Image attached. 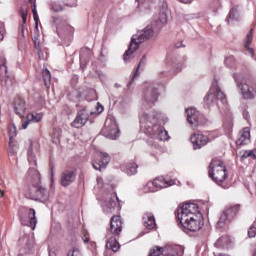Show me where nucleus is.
I'll return each mask as SVG.
<instances>
[{
    "label": "nucleus",
    "instance_id": "obj_51",
    "mask_svg": "<svg viewBox=\"0 0 256 256\" xmlns=\"http://www.w3.org/2000/svg\"><path fill=\"white\" fill-rule=\"evenodd\" d=\"M49 255H50V256H57V254H55L54 251H50V252H49Z\"/></svg>",
    "mask_w": 256,
    "mask_h": 256
},
{
    "label": "nucleus",
    "instance_id": "obj_16",
    "mask_svg": "<svg viewBox=\"0 0 256 256\" xmlns=\"http://www.w3.org/2000/svg\"><path fill=\"white\" fill-rule=\"evenodd\" d=\"M235 215H237V212H235V208H230L224 211L217 223L218 229H222V227H225V225H229V223H231V219H233Z\"/></svg>",
    "mask_w": 256,
    "mask_h": 256
},
{
    "label": "nucleus",
    "instance_id": "obj_59",
    "mask_svg": "<svg viewBox=\"0 0 256 256\" xmlns=\"http://www.w3.org/2000/svg\"><path fill=\"white\" fill-rule=\"evenodd\" d=\"M135 75H137V71L135 72Z\"/></svg>",
    "mask_w": 256,
    "mask_h": 256
},
{
    "label": "nucleus",
    "instance_id": "obj_3",
    "mask_svg": "<svg viewBox=\"0 0 256 256\" xmlns=\"http://www.w3.org/2000/svg\"><path fill=\"white\" fill-rule=\"evenodd\" d=\"M140 124L145 129L146 135L152 137L156 141L169 140V133L163 129V126L158 125L157 121L161 119V113L153 110H142L139 115Z\"/></svg>",
    "mask_w": 256,
    "mask_h": 256
},
{
    "label": "nucleus",
    "instance_id": "obj_24",
    "mask_svg": "<svg viewBox=\"0 0 256 256\" xmlns=\"http://www.w3.org/2000/svg\"><path fill=\"white\" fill-rule=\"evenodd\" d=\"M166 250L168 253L165 256H183V253H185L183 246L179 245L167 246Z\"/></svg>",
    "mask_w": 256,
    "mask_h": 256
},
{
    "label": "nucleus",
    "instance_id": "obj_48",
    "mask_svg": "<svg viewBox=\"0 0 256 256\" xmlns=\"http://www.w3.org/2000/svg\"><path fill=\"white\" fill-rule=\"evenodd\" d=\"M231 131H233V124L230 122V123L228 124L227 132H228V133H231Z\"/></svg>",
    "mask_w": 256,
    "mask_h": 256
},
{
    "label": "nucleus",
    "instance_id": "obj_41",
    "mask_svg": "<svg viewBox=\"0 0 256 256\" xmlns=\"http://www.w3.org/2000/svg\"><path fill=\"white\" fill-rule=\"evenodd\" d=\"M244 159H247V157H253V159H256V150H249L245 151L242 155Z\"/></svg>",
    "mask_w": 256,
    "mask_h": 256
},
{
    "label": "nucleus",
    "instance_id": "obj_53",
    "mask_svg": "<svg viewBox=\"0 0 256 256\" xmlns=\"http://www.w3.org/2000/svg\"><path fill=\"white\" fill-rule=\"evenodd\" d=\"M141 63H145V56H143L142 60L140 61V64Z\"/></svg>",
    "mask_w": 256,
    "mask_h": 256
},
{
    "label": "nucleus",
    "instance_id": "obj_15",
    "mask_svg": "<svg viewBox=\"0 0 256 256\" xmlns=\"http://www.w3.org/2000/svg\"><path fill=\"white\" fill-rule=\"evenodd\" d=\"M75 179H77L76 170H64L61 173L60 185H62V187H69V185H71Z\"/></svg>",
    "mask_w": 256,
    "mask_h": 256
},
{
    "label": "nucleus",
    "instance_id": "obj_7",
    "mask_svg": "<svg viewBox=\"0 0 256 256\" xmlns=\"http://www.w3.org/2000/svg\"><path fill=\"white\" fill-rule=\"evenodd\" d=\"M35 215V209L22 208L19 212L20 222L35 231V227H37V217Z\"/></svg>",
    "mask_w": 256,
    "mask_h": 256
},
{
    "label": "nucleus",
    "instance_id": "obj_4",
    "mask_svg": "<svg viewBox=\"0 0 256 256\" xmlns=\"http://www.w3.org/2000/svg\"><path fill=\"white\" fill-rule=\"evenodd\" d=\"M121 231H123L121 216H113L110 221V231L106 235V249H110L114 253L119 251V242H117V239L111 235L117 236Z\"/></svg>",
    "mask_w": 256,
    "mask_h": 256
},
{
    "label": "nucleus",
    "instance_id": "obj_45",
    "mask_svg": "<svg viewBox=\"0 0 256 256\" xmlns=\"http://www.w3.org/2000/svg\"><path fill=\"white\" fill-rule=\"evenodd\" d=\"M28 174L30 177H34L36 179H39V172L35 168H30L28 171Z\"/></svg>",
    "mask_w": 256,
    "mask_h": 256
},
{
    "label": "nucleus",
    "instance_id": "obj_56",
    "mask_svg": "<svg viewBox=\"0 0 256 256\" xmlns=\"http://www.w3.org/2000/svg\"><path fill=\"white\" fill-rule=\"evenodd\" d=\"M30 1V3H33V0H29Z\"/></svg>",
    "mask_w": 256,
    "mask_h": 256
},
{
    "label": "nucleus",
    "instance_id": "obj_8",
    "mask_svg": "<svg viewBox=\"0 0 256 256\" xmlns=\"http://www.w3.org/2000/svg\"><path fill=\"white\" fill-rule=\"evenodd\" d=\"M102 135L112 140L119 137V126H117V121H115V118L110 117L106 119L105 126L102 129Z\"/></svg>",
    "mask_w": 256,
    "mask_h": 256
},
{
    "label": "nucleus",
    "instance_id": "obj_29",
    "mask_svg": "<svg viewBox=\"0 0 256 256\" xmlns=\"http://www.w3.org/2000/svg\"><path fill=\"white\" fill-rule=\"evenodd\" d=\"M20 17L22 19V23L23 25H25V23H27V15H29V5L25 4L23 5L20 10Z\"/></svg>",
    "mask_w": 256,
    "mask_h": 256
},
{
    "label": "nucleus",
    "instance_id": "obj_44",
    "mask_svg": "<svg viewBox=\"0 0 256 256\" xmlns=\"http://www.w3.org/2000/svg\"><path fill=\"white\" fill-rule=\"evenodd\" d=\"M5 39V24L0 22V43Z\"/></svg>",
    "mask_w": 256,
    "mask_h": 256
},
{
    "label": "nucleus",
    "instance_id": "obj_10",
    "mask_svg": "<svg viewBox=\"0 0 256 256\" xmlns=\"http://www.w3.org/2000/svg\"><path fill=\"white\" fill-rule=\"evenodd\" d=\"M94 114L95 112H90L87 108L78 110L75 119L71 123V127H74V129H81V127H85L89 121V115Z\"/></svg>",
    "mask_w": 256,
    "mask_h": 256
},
{
    "label": "nucleus",
    "instance_id": "obj_58",
    "mask_svg": "<svg viewBox=\"0 0 256 256\" xmlns=\"http://www.w3.org/2000/svg\"><path fill=\"white\" fill-rule=\"evenodd\" d=\"M135 75H137V71L135 72Z\"/></svg>",
    "mask_w": 256,
    "mask_h": 256
},
{
    "label": "nucleus",
    "instance_id": "obj_33",
    "mask_svg": "<svg viewBox=\"0 0 256 256\" xmlns=\"http://www.w3.org/2000/svg\"><path fill=\"white\" fill-rule=\"evenodd\" d=\"M165 251V248L155 246L152 249H150V254L149 256H161L163 255V252Z\"/></svg>",
    "mask_w": 256,
    "mask_h": 256
},
{
    "label": "nucleus",
    "instance_id": "obj_2",
    "mask_svg": "<svg viewBox=\"0 0 256 256\" xmlns=\"http://www.w3.org/2000/svg\"><path fill=\"white\" fill-rule=\"evenodd\" d=\"M178 225L184 233H196L203 228V215L195 203H185L177 211Z\"/></svg>",
    "mask_w": 256,
    "mask_h": 256
},
{
    "label": "nucleus",
    "instance_id": "obj_49",
    "mask_svg": "<svg viewBox=\"0 0 256 256\" xmlns=\"http://www.w3.org/2000/svg\"><path fill=\"white\" fill-rule=\"evenodd\" d=\"M4 196H5V191L0 189V199H2V197H4Z\"/></svg>",
    "mask_w": 256,
    "mask_h": 256
},
{
    "label": "nucleus",
    "instance_id": "obj_34",
    "mask_svg": "<svg viewBox=\"0 0 256 256\" xmlns=\"http://www.w3.org/2000/svg\"><path fill=\"white\" fill-rule=\"evenodd\" d=\"M239 17V10L237 8H232L230 10L229 16H228V23H231V21H235Z\"/></svg>",
    "mask_w": 256,
    "mask_h": 256
},
{
    "label": "nucleus",
    "instance_id": "obj_31",
    "mask_svg": "<svg viewBox=\"0 0 256 256\" xmlns=\"http://www.w3.org/2000/svg\"><path fill=\"white\" fill-rule=\"evenodd\" d=\"M42 77L44 79V85L47 89L51 87V72L48 69L42 71Z\"/></svg>",
    "mask_w": 256,
    "mask_h": 256
},
{
    "label": "nucleus",
    "instance_id": "obj_21",
    "mask_svg": "<svg viewBox=\"0 0 256 256\" xmlns=\"http://www.w3.org/2000/svg\"><path fill=\"white\" fill-rule=\"evenodd\" d=\"M251 141V128L245 127L240 132V137L236 140V145H247Z\"/></svg>",
    "mask_w": 256,
    "mask_h": 256
},
{
    "label": "nucleus",
    "instance_id": "obj_20",
    "mask_svg": "<svg viewBox=\"0 0 256 256\" xmlns=\"http://www.w3.org/2000/svg\"><path fill=\"white\" fill-rule=\"evenodd\" d=\"M43 119V114L32 112L27 114L26 121L22 123V129H27L31 123H39Z\"/></svg>",
    "mask_w": 256,
    "mask_h": 256
},
{
    "label": "nucleus",
    "instance_id": "obj_42",
    "mask_svg": "<svg viewBox=\"0 0 256 256\" xmlns=\"http://www.w3.org/2000/svg\"><path fill=\"white\" fill-rule=\"evenodd\" d=\"M256 235V221L253 223V225L248 230V237L253 238Z\"/></svg>",
    "mask_w": 256,
    "mask_h": 256
},
{
    "label": "nucleus",
    "instance_id": "obj_55",
    "mask_svg": "<svg viewBox=\"0 0 256 256\" xmlns=\"http://www.w3.org/2000/svg\"><path fill=\"white\" fill-rule=\"evenodd\" d=\"M75 5H77V4H76V3H74V4L70 5V7H75Z\"/></svg>",
    "mask_w": 256,
    "mask_h": 256
},
{
    "label": "nucleus",
    "instance_id": "obj_23",
    "mask_svg": "<svg viewBox=\"0 0 256 256\" xmlns=\"http://www.w3.org/2000/svg\"><path fill=\"white\" fill-rule=\"evenodd\" d=\"M14 110L16 115H19V117H23L25 115V100L22 98H16L14 101Z\"/></svg>",
    "mask_w": 256,
    "mask_h": 256
},
{
    "label": "nucleus",
    "instance_id": "obj_50",
    "mask_svg": "<svg viewBox=\"0 0 256 256\" xmlns=\"http://www.w3.org/2000/svg\"><path fill=\"white\" fill-rule=\"evenodd\" d=\"M180 1V3H191V1H193V0H179Z\"/></svg>",
    "mask_w": 256,
    "mask_h": 256
},
{
    "label": "nucleus",
    "instance_id": "obj_5",
    "mask_svg": "<svg viewBox=\"0 0 256 256\" xmlns=\"http://www.w3.org/2000/svg\"><path fill=\"white\" fill-rule=\"evenodd\" d=\"M227 170L221 160H213L210 164L209 177L223 187V189H229V185H224L223 181L227 179Z\"/></svg>",
    "mask_w": 256,
    "mask_h": 256
},
{
    "label": "nucleus",
    "instance_id": "obj_37",
    "mask_svg": "<svg viewBox=\"0 0 256 256\" xmlns=\"http://www.w3.org/2000/svg\"><path fill=\"white\" fill-rule=\"evenodd\" d=\"M17 137V127L15 124L9 126V141H13Z\"/></svg>",
    "mask_w": 256,
    "mask_h": 256
},
{
    "label": "nucleus",
    "instance_id": "obj_17",
    "mask_svg": "<svg viewBox=\"0 0 256 256\" xmlns=\"http://www.w3.org/2000/svg\"><path fill=\"white\" fill-rule=\"evenodd\" d=\"M99 157V160L93 162V167L96 171H103V169L109 165L111 158L109 157V154L103 152L99 154Z\"/></svg>",
    "mask_w": 256,
    "mask_h": 256
},
{
    "label": "nucleus",
    "instance_id": "obj_54",
    "mask_svg": "<svg viewBox=\"0 0 256 256\" xmlns=\"http://www.w3.org/2000/svg\"><path fill=\"white\" fill-rule=\"evenodd\" d=\"M80 63H83V55H80Z\"/></svg>",
    "mask_w": 256,
    "mask_h": 256
},
{
    "label": "nucleus",
    "instance_id": "obj_46",
    "mask_svg": "<svg viewBox=\"0 0 256 256\" xmlns=\"http://www.w3.org/2000/svg\"><path fill=\"white\" fill-rule=\"evenodd\" d=\"M82 241H84L85 243H87L89 241V234L85 233L82 235Z\"/></svg>",
    "mask_w": 256,
    "mask_h": 256
},
{
    "label": "nucleus",
    "instance_id": "obj_43",
    "mask_svg": "<svg viewBox=\"0 0 256 256\" xmlns=\"http://www.w3.org/2000/svg\"><path fill=\"white\" fill-rule=\"evenodd\" d=\"M32 13H33V17H34V21L36 23V27L39 23V15L37 14V6H35V4L32 7Z\"/></svg>",
    "mask_w": 256,
    "mask_h": 256
},
{
    "label": "nucleus",
    "instance_id": "obj_26",
    "mask_svg": "<svg viewBox=\"0 0 256 256\" xmlns=\"http://www.w3.org/2000/svg\"><path fill=\"white\" fill-rule=\"evenodd\" d=\"M56 30L58 35H63V33H66V35H72L73 33V27L69 24H65V22L62 24H56Z\"/></svg>",
    "mask_w": 256,
    "mask_h": 256
},
{
    "label": "nucleus",
    "instance_id": "obj_22",
    "mask_svg": "<svg viewBox=\"0 0 256 256\" xmlns=\"http://www.w3.org/2000/svg\"><path fill=\"white\" fill-rule=\"evenodd\" d=\"M143 225L146 229H155V216L152 213L146 212L142 217Z\"/></svg>",
    "mask_w": 256,
    "mask_h": 256
},
{
    "label": "nucleus",
    "instance_id": "obj_57",
    "mask_svg": "<svg viewBox=\"0 0 256 256\" xmlns=\"http://www.w3.org/2000/svg\"><path fill=\"white\" fill-rule=\"evenodd\" d=\"M141 66V63H139V66H138V68Z\"/></svg>",
    "mask_w": 256,
    "mask_h": 256
},
{
    "label": "nucleus",
    "instance_id": "obj_32",
    "mask_svg": "<svg viewBox=\"0 0 256 256\" xmlns=\"http://www.w3.org/2000/svg\"><path fill=\"white\" fill-rule=\"evenodd\" d=\"M125 173H126V175H129V176L136 175V173H137V164L135 162L128 163L126 165Z\"/></svg>",
    "mask_w": 256,
    "mask_h": 256
},
{
    "label": "nucleus",
    "instance_id": "obj_13",
    "mask_svg": "<svg viewBox=\"0 0 256 256\" xmlns=\"http://www.w3.org/2000/svg\"><path fill=\"white\" fill-rule=\"evenodd\" d=\"M159 93L152 86H148L143 92V101L149 107H152L155 101H157Z\"/></svg>",
    "mask_w": 256,
    "mask_h": 256
},
{
    "label": "nucleus",
    "instance_id": "obj_38",
    "mask_svg": "<svg viewBox=\"0 0 256 256\" xmlns=\"http://www.w3.org/2000/svg\"><path fill=\"white\" fill-rule=\"evenodd\" d=\"M165 65H166V68H167L168 71H169V69H171V67H172L173 65H175V67H177L178 64H177V60H175V58L168 57V58L166 59Z\"/></svg>",
    "mask_w": 256,
    "mask_h": 256
},
{
    "label": "nucleus",
    "instance_id": "obj_39",
    "mask_svg": "<svg viewBox=\"0 0 256 256\" xmlns=\"http://www.w3.org/2000/svg\"><path fill=\"white\" fill-rule=\"evenodd\" d=\"M68 256H83L79 247H73L69 252Z\"/></svg>",
    "mask_w": 256,
    "mask_h": 256
},
{
    "label": "nucleus",
    "instance_id": "obj_6",
    "mask_svg": "<svg viewBox=\"0 0 256 256\" xmlns=\"http://www.w3.org/2000/svg\"><path fill=\"white\" fill-rule=\"evenodd\" d=\"M217 101H221V103H227L225 94L221 91V89L217 85V82H213L208 94L204 97V103L208 107H211L215 105Z\"/></svg>",
    "mask_w": 256,
    "mask_h": 256
},
{
    "label": "nucleus",
    "instance_id": "obj_36",
    "mask_svg": "<svg viewBox=\"0 0 256 256\" xmlns=\"http://www.w3.org/2000/svg\"><path fill=\"white\" fill-rule=\"evenodd\" d=\"M51 11H54V13H60V11H63V5L61 3L54 1L50 4Z\"/></svg>",
    "mask_w": 256,
    "mask_h": 256
},
{
    "label": "nucleus",
    "instance_id": "obj_9",
    "mask_svg": "<svg viewBox=\"0 0 256 256\" xmlns=\"http://www.w3.org/2000/svg\"><path fill=\"white\" fill-rule=\"evenodd\" d=\"M0 82L2 87L9 89L13 86V79L9 76V69L7 68V59L0 57Z\"/></svg>",
    "mask_w": 256,
    "mask_h": 256
},
{
    "label": "nucleus",
    "instance_id": "obj_11",
    "mask_svg": "<svg viewBox=\"0 0 256 256\" xmlns=\"http://www.w3.org/2000/svg\"><path fill=\"white\" fill-rule=\"evenodd\" d=\"M238 88L242 93V98L246 100L255 99L256 85L251 82L238 83Z\"/></svg>",
    "mask_w": 256,
    "mask_h": 256
},
{
    "label": "nucleus",
    "instance_id": "obj_35",
    "mask_svg": "<svg viewBox=\"0 0 256 256\" xmlns=\"http://www.w3.org/2000/svg\"><path fill=\"white\" fill-rule=\"evenodd\" d=\"M18 152H19V146L17 144H14L13 140H9V149H8L9 155H15Z\"/></svg>",
    "mask_w": 256,
    "mask_h": 256
},
{
    "label": "nucleus",
    "instance_id": "obj_27",
    "mask_svg": "<svg viewBox=\"0 0 256 256\" xmlns=\"http://www.w3.org/2000/svg\"><path fill=\"white\" fill-rule=\"evenodd\" d=\"M251 43H253V30H250L248 32V34L246 35V39L244 41V47L246 49V51H248L249 55H254L255 51L253 50V48L249 47V45H251Z\"/></svg>",
    "mask_w": 256,
    "mask_h": 256
},
{
    "label": "nucleus",
    "instance_id": "obj_52",
    "mask_svg": "<svg viewBox=\"0 0 256 256\" xmlns=\"http://www.w3.org/2000/svg\"><path fill=\"white\" fill-rule=\"evenodd\" d=\"M98 113H101L103 111V106L97 109Z\"/></svg>",
    "mask_w": 256,
    "mask_h": 256
},
{
    "label": "nucleus",
    "instance_id": "obj_25",
    "mask_svg": "<svg viewBox=\"0 0 256 256\" xmlns=\"http://www.w3.org/2000/svg\"><path fill=\"white\" fill-rule=\"evenodd\" d=\"M32 199H35V201H47L49 199V192L43 187L36 188V195Z\"/></svg>",
    "mask_w": 256,
    "mask_h": 256
},
{
    "label": "nucleus",
    "instance_id": "obj_60",
    "mask_svg": "<svg viewBox=\"0 0 256 256\" xmlns=\"http://www.w3.org/2000/svg\"><path fill=\"white\" fill-rule=\"evenodd\" d=\"M254 256H256V252L254 253Z\"/></svg>",
    "mask_w": 256,
    "mask_h": 256
},
{
    "label": "nucleus",
    "instance_id": "obj_1",
    "mask_svg": "<svg viewBox=\"0 0 256 256\" xmlns=\"http://www.w3.org/2000/svg\"><path fill=\"white\" fill-rule=\"evenodd\" d=\"M166 23L167 14L165 12H161L159 17H157L155 21L151 23V25L146 26L143 30L138 31L135 35H133L128 50H126L123 55L125 63L131 59V56L139 49L141 43H145V41H149V39L157 37L159 31H161V28Z\"/></svg>",
    "mask_w": 256,
    "mask_h": 256
},
{
    "label": "nucleus",
    "instance_id": "obj_18",
    "mask_svg": "<svg viewBox=\"0 0 256 256\" xmlns=\"http://www.w3.org/2000/svg\"><path fill=\"white\" fill-rule=\"evenodd\" d=\"M117 201H119L117 194H112L108 200L104 201L102 207L105 213H113L115 211V207H117Z\"/></svg>",
    "mask_w": 256,
    "mask_h": 256
},
{
    "label": "nucleus",
    "instance_id": "obj_30",
    "mask_svg": "<svg viewBox=\"0 0 256 256\" xmlns=\"http://www.w3.org/2000/svg\"><path fill=\"white\" fill-rule=\"evenodd\" d=\"M159 191L157 187L155 186V180L148 182L144 187H143V192L144 193H157Z\"/></svg>",
    "mask_w": 256,
    "mask_h": 256
},
{
    "label": "nucleus",
    "instance_id": "obj_28",
    "mask_svg": "<svg viewBox=\"0 0 256 256\" xmlns=\"http://www.w3.org/2000/svg\"><path fill=\"white\" fill-rule=\"evenodd\" d=\"M28 161L30 165L34 167L37 166V157L33 154V143H30V147L28 149Z\"/></svg>",
    "mask_w": 256,
    "mask_h": 256
},
{
    "label": "nucleus",
    "instance_id": "obj_12",
    "mask_svg": "<svg viewBox=\"0 0 256 256\" xmlns=\"http://www.w3.org/2000/svg\"><path fill=\"white\" fill-rule=\"evenodd\" d=\"M187 114V121L192 127H199V125H202L203 122L201 119H203V115L197 111L195 108H188L186 109Z\"/></svg>",
    "mask_w": 256,
    "mask_h": 256
},
{
    "label": "nucleus",
    "instance_id": "obj_14",
    "mask_svg": "<svg viewBox=\"0 0 256 256\" xmlns=\"http://www.w3.org/2000/svg\"><path fill=\"white\" fill-rule=\"evenodd\" d=\"M190 141L193 145V149L197 150L201 149V147H205V145L209 143V137L203 135L200 132H197L191 136Z\"/></svg>",
    "mask_w": 256,
    "mask_h": 256
},
{
    "label": "nucleus",
    "instance_id": "obj_47",
    "mask_svg": "<svg viewBox=\"0 0 256 256\" xmlns=\"http://www.w3.org/2000/svg\"><path fill=\"white\" fill-rule=\"evenodd\" d=\"M34 45H35L36 49H39L41 42L37 38H34Z\"/></svg>",
    "mask_w": 256,
    "mask_h": 256
},
{
    "label": "nucleus",
    "instance_id": "obj_40",
    "mask_svg": "<svg viewBox=\"0 0 256 256\" xmlns=\"http://www.w3.org/2000/svg\"><path fill=\"white\" fill-rule=\"evenodd\" d=\"M224 63L226 67H233L235 65V57L233 56L226 57Z\"/></svg>",
    "mask_w": 256,
    "mask_h": 256
},
{
    "label": "nucleus",
    "instance_id": "obj_19",
    "mask_svg": "<svg viewBox=\"0 0 256 256\" xmlns=\"http://www.w3.org/2000/svg\"><path fill=\"white\" fill-rule=\"evenodd\" d=\"M154 184L156 189H158V191H161V189H167V187H172V185H175V180H169L161 176L154 179Z\"/></svg>",
    "mask_w": 256,
    "mask_h": 256
}]
</instances>
